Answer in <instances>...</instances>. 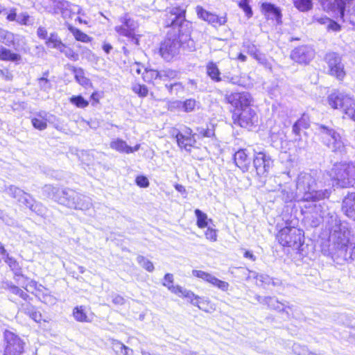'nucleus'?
I'll return each mask as SVG.
<instances>
[{
	"label": "nucleus",
	"instance_id": "obj_1",
	"mask_svg": "<svg viewBox=\"0 0 355 355\" xmlns=\"http://www.w3.org/2000/svg\"><path fill=\"white\" fill-rule=\"evenodd\" d=\"M44 191L48 193L49 197L71 209L86 211L92 207V201L89 197L72 189L59 191L51 185H46Z\"/></svg>",
	"mask_w": 355,
	"mask_h": 355
},
{
	"label": "nucleus",
	"instance_id": "obj_2",
	"mask_svg": "<svg viewBox=\"0 0 355 355\" xmlns=\"http://www.w3.org/2000/svg\"><path fill=\"white\" fill-rule=\"evenodd\" d=\"M315 174L312 172H301L297 178L296 189L302 195L304 202L323 200L329 198L331 190H315Z\"/></svg>",
	"mask_w": 355,
	"mask_h": 355
},
{
	"label": "nucleus",
	"instance_id": "obj_3",
	"mask_svg": "<svg viewBox=\"0 0 355 355\" xmlns=\"http://www.w3.org/2000/svg\"><path fill=\"white\" fill-rule=\"evenodd\" d=\"M178 35L168 33L167 37L161 43L159 53L166 60L169 61L179 53L180 47L192 51L195 48L194 41L189 34L181 33L178 30Z\"/></svg>",
	"mask_w": 355,
	"mask_h": 355
},
{
	"label": "nucleus",
	"instance_id": "obj_4",
	"mask_svg": "<svg viewBox=\"0 0 355 355\" xmlns=\"http://www.w3.org/2000/svg\"><path fill=\"white\" fill-rule=\"evenodd\" d=\"M349 232L345 227L336 226L329 236L330 253L333 257H340L343 260L354 259L353 254L348 253Z\"/></svg>",
	"mask_w": 355,
	"mask_h": 355
},
{
	"label": "nucleus",
	"instance_id": "obj_5",
	"mask_svg": "<svg viewBox=\"0 0 355 355\" xmlns=\"http://www.w3.org/2000/svg\"><path fill=\"white\" fill-rule=\"evenodd\" d=\"M331 172L337 184L340 187H349L355 182V166L352 163H336Z\"/></svg>",
	"mask_w": 355,
	"mask_h": 355
},
{
	"label": "nucleus",
	"instance_id": "obj_6",
	"mask_svg": "<svg viewBox=\"0 0 355 355\" xmlns=\"http://www.w3.org/2000/svg\"><path fill=\"white\" fill-rule=\"evenodd\" d=\"M277 239L283 246L299 249L304 243L302 230L294 227H285L277 234Z\"/></svg>",
	"mask_w": 355,
	"mask_h": 355
},
{
	"label": "nucleus",
	"instance_id": "obj_7",
	"mask_svg": "<svg viewBox=\"0 0 355 355\" xmlns=\"http://www.w3.org/2000/svg\"><path fill=\"white\" fill-rule=\"evenodd\" d=\"M3 355H22L24 352L25 343L13 332L4 331Z\"/></svg>",
	"mask_w": 355,
	"mask_h": 355
},
{
	"label": "nucleus",
	"instance_id": "obj_8",
	"mask_svg": "<svg viewBox=\"0 0 355 355\" xmlns=\"http://www.w3.org/2000/svg\"><path fill=\"white\" fill-rule=\"evenodd\" d=\"M318 131L324 144L332 151L340 150L343 147L341 137L334 129L324 125H318Z\"/></svg>",
	"mask_w": 355,
	"mask_h": 355
},
{
	"label": "nucleus",
	"instance_id": "obj_9",
	"mask_svg": "<svg viewBox=\"0 0 355 355\" xmlns=\"http://www.w3.org/2000/svg\"><path fill=\"white\" fill-rule=\"evenodd\" d=\"M328 105L334 110H341L345 114L349 106H355V100L349 95L335 91L327 97Z\"/></svg>",
	"mask_w": 355,
	"mask_h": 355
},
{
	"label": "nucleus",
	"instance_id": "obj_10",
	"mask_svg": "<svg viewBox=\"0 0 355 355\" xmlns=\"http://www.w3.org/2000/svg\"><path fill=\"white\" fill-rule=\"evenodd\" d=\"M28 292H31L43 303L47 305H53L56 303L57 299L51 294L48 288L42 284H38L35 280H31L25 287Z\"/></svg>",
	"mask_w": 355,
	"mask_h": 355
},
{
	"label": "nucleus",
	"instance_id": "obj_11",
	"mask_svg": "<svg viewBox=\"0 0 355 355\" xmlns=\"http://www.w3.org/2000/svg\"><path fill=\"white\" fill-rule=\"evenodd\" d=\"M324 60L329 73L340 80H343L345 76V71L340 56L336 53H329L325 55Z\"/></svg>",
	"mask_w": 355,
	"mask_h": 355
},
{
	"label": "nucleus",
	"instance_id": "obj_12",
	"mask_svg": "<svg viewBox=\"0 0 355 355\" xmlns=\"http://www.w3.org/2000/svg\"><path fill=\"white\" fill-rule=\"evenodd\" d=\"M187 6L184 5L178 6L174 7L167 8L166 10V26H182V23L185 21Z\"/></svg>",
	"mask_w": 355,
	"mask_h": 355
},
{
	"label": "nucleus",
	"instance_id": "obj_13",
	"mask_svg": "<svg viewBox=\"0 0 355 355\" xmlns=\"http://www.w3.org/2000/svg\"><path fill=\"white\" fill-rule=\"evenodd\" d=\"M273 161L270 156L264 152L254 153L253 166L257 175L260 177H266L272 167Z\"/></svg>",
	"mask_w": 355,
	"mask_h": 355
},
{
	"label": "nucleus",
	"instance_id": "obj_14",
	"mask_svg": "<svg viewBox=\"0 0 355 355\" xmlns=\"http://www.w3.org/2000/svg\"><path fill=\"white\" fill-rule=\"evenodd\" d=\"M232 120L234 124L243 128H249L257 122V116L250 107L241 110V112L236 110L232 114Z\"/></svg>",
	"mask_w": 355,
	"mask_h": 355
},
{
	"label": "nucleus",
	"instance_id": "obj_15",
	"mask_svg": "<svg viewBox=\"0 0 355 355\" xmlns=\"http://www.w3.org/2000/svg\"><path fill=\"white\" fill-rule=\"evenodd\" d=\"M165 286L172 293L178 295L180 297L187 298L192 304L198 306L200 309L207 311L205 307V300L198 295H195L193 292L183 288L180 286H170L164 284Z\"/></svg>",
	"mask_w": 355,
	"mask_h": 355
},
{
	"label": "nucleus",
	"instance_id": "obj_16",
	"mask_svg": "<svg viewBox=\"0 0 355 355\" xmlns=\"http://www.w3.org/2000/svg\"><path fill=\"white\" fill-rule=\"evenodd\" d=\"M225 99L236 109L243 110L250 107L252 98L248 92H235L227 94Z\"/></svg>",
	"mask_w": 355,
	"mask_h": 355
},
{
	"label": "nucleus",
	"instance_id": "obj_17",
	"mask_svg": "<svg viewBox=\"0 0 355 355\" xmlns=\"http://www.w3.org/2000/svg\"><path fill=\"white\" fill-rule=\"evenodd\" d=\"M122 24L115 27L116 32L122 36L127 37L132 39L136 44H138V39L135 38V30L137 28V24L134 20L128 18L127 15L121 19Z\"/></svg>",
	"mask_w": 355,
	"mask_h": 355
},
{
	"label": "nucleus",
	"instance_id": "obj_18",
	"mask_svg": "<svg viewBox=\"0 0 355 355\" xmlns=\"http://www.w3.org/2000/svg\"><path fill=\"white\" fill-rule=\"evenodd\" d=\"M321 200L311 201L309 206L304 205L305 208H309L310 214H313V220H312L313 226H318L324 217L327 210V205L324 202Z\"/></svg>",
	"mask_w": 355,
	"mask_h": 355
},
{
	"label": "nucleus",
	"instance_id": "obj_19",
	"mask_svg": "<svg viewBox=\"0 0 355 355\" xmlns=\"http://www.w3.org/2000/svg\"><path fill=\"white\" fill-rule=\"evenodd\" d=\"M192 274L193 276L209 283L223 291H227L229 289L230 284L227 282L218 279L211 273L202 270H193Z\"/></svg>",
	"mask_w": 355,
	"mask_h": 355
},
{
	"label": "nucleus",
	"instance_id": "obj_20",
	"mask_svg": "<svg viewBox=\"0 0 355 355\" xmlns=\"http://www.w3.org/2000/svg\"><path fill=\"white\" fill-rule=\"evenodd\" d=\"M314 54V51L312 48L307 46H302L293 51L291 58L297 62L306 64L313 58Z\"/></svg>",
	"mask_w": 355,
	"mask_h": 355
},
{
	"label": "nucleus",
	"instance_id": "obj_21",
	"mask_svg": "<svg viewBox=\"0 0 355 355\" xmlns=\"http://www.w3.org/2000/svg\"><path fill=\"white\" fill-rule=\"evenodd\" d=\"M6 192L12 198L17 199L20 203L29 209L34 202V200L29 194L15 186H10L6 188Z\"/></svg>",
	"mask_w": 355,
	"mask_h": 355
},
{
	"label": "nucleus",
	"instance_id": "obj_22",
	"mask_svg": "<svg viewBox=\"0 0 355 355\" xmlns=\"http://www.w3.org/2000/svg\"><path fill=\"white\" fill-rule=\"evenodd\" d=\"M55 116L45 111L35 113L31 119L33 126L39 130H44L47 128V123H52Z\"/></svg>",
	"mask_w": 355,
	"mask_h": 355
},
{
	"label": "nucleus",
	"instance_id": "obj_23",
	"mask_svg": "<svg viewBox=\"0 0 355 355\" xmlns=\"http://www.w3.org/2000/svg\"><path fill=\"white\" fill-rule=\"evenodd\" d=\"M192 130L188 128L184 135L181 132H178L176 135V140L178 145L180 148H184L187 151H190L191 147L196 144V139L194 138L195 135H191Z\"/></svg>",
	"mask_w": 355,
	"mask_h": 355
},
{
	"label": "nucleus",
	"instance_id": "obj_24",
	"mask_svg": "<svg viewBox=\"0 0 355 355\" xmlns=\"http://www.w3.org/2000/svg\"><path fill=\"white\" fill-rule=\"evenodd\" d=\"M250 152L248 149H240L234 154L236 165L243 172L248 171L250 164Z\"/></svg>",
	"mask_w": 355,
	"mask_h": 355
},
{
	"label": "nucleus",
	"instance_id": "obj_25",
	"mask_svg": "<svg viewBox=\"0 0 355 355\" xmlns=\"http://www.w3.org/2000/svg\"><path fill=\"white\" fill-rule=\"evenodd\" d=\"M342 209L348 218L355 220V193H349L344 198Z\"/></svg>",
	"mask_w": 355,
	"mask_h": 355
},
{
	"label": "nucleus",
	"instance_id": "obj_26",
	"mask_svg": "<svg viewBox=\"0 0 355 355\" xmlns=\"http://www.w3.org/2000/svg\"><path fill=\"white\" fill-rule=\"evenodd\" d=\"M52 6L44 5V10L51 14H58L60 12L62 15L65 14V10L69 6V2L65 0H49Z\"/></svg>",
	"mask_w": 355,
	"mask_h": 355
},
{
	"label": "nucleus",
	"instance_id": "obj_27",
	"mask_svg": "<svg viewBox=\"0 0 355 355\" xmlns=\"http://www.w3.org/2000/svg\"><path fill=\"white\" fill-rule=\"evenodd\" d=\"M20 309L36 322H40L42 320L41 313L37 311L36 309L29 303L22 304Z\"/></svg>",
	"mask_w": 355,
	"mask_h": 355
},
{
	"label": "nucleus",
	"instance_id": "obj_28",
	"mask_svg": "<svg viewBox=\"0 0 355 355\" xmlns=\"http://www.w3.org/2000/svg\"><path fill=\"white\" fill-rule=\"evenodd\" d=\"M264 300L266 301V305H267L268 308L279 312H284L286 308L291 309L293 307V306H286L284 303L279 302L275 297H267Z\"/></svg>",
	"mask_w": 355,
	"mask_h": 355
},
{
	"label": "nucleus",
	"instance_id": "obj_29",
	"mask_svg": "<svg viewBox=\"0 0 355 355\" xmlns=\"http://www.w3.org/2000/svg\"><path fill=\"white\" fill-rule=\"evenodd\" d=\"M73 316L76 321L80 322H89L92 320L83 306H76L73 310Z\"/></svg>",
	"mask_w": 355,
	"mask_h": 355
},
{
	"label": "nucleus",
	"instance_id": "obj_30",
	"mask_svg": "<svg viewBox=\"0 0 355 355\" xmlns=\"http://www.w3.org/2000/svg\"><path fill=\"white\" fill-rule=\"evenodd\" d=\"M110 146L119 153H125L126 154L131 153L130 146L127 143L121 139H116L110 142Z\"/></svg>",
	"mask_w": 355,
	"mask_h": 355
},
{
	"label": "nucleus",
	"instance_id": "obj_31",
	"mask_svg": "<svg viewBox=\"0 0 355 355\" xmlns=\"http://www.w3.org/2000/svg\"><path fill=\"white\" fill-rule=\"evenodd\" d=\"M143 80L146 83H153L157 79H160V71L152 69H144L142 73Z\"/></svg>",
	"mask_w": 355,
	"mask_h": 355
},
{
	"label": "nucleus",
	"instance_id": "obj_32",
	"mask_svg": "<svg viewBox=\"0 0 355 355\" xmlns=\"http://www.w3.org/2000/svg\"><path fill=\"white\" fill-rule=\"evenodd\" d=\"M0 59L2 60L8 61H19L21 59V56L19 54L12 53L10 50L0 46Z\"/></svg>",
	"mask_w": 355,
	"mask_h": 355
},
{
	"label": "nucleus",
	"instance_id": "obj_33",
	"mask_svg": "<svg viewBox=\"0 0 355 355\" xmlns=\"http://www.w3.org/2000/svg\"><path fill=\"white\" fill-rule=\"evenodd\" d=\"M207 75L214 81L220 82L221 78L220 77V73L217 65L213 62H209L207 65Z\"/></svg>",
	"mask_w": 355,
	"mask_h": 355
},
{
	"label": "nucleus",
	"instance_id": "obj_34",
	"mask_svg": "<svg viewBox=\"0 0 355 355\" xmlns=\"http://www.w3.org/2000/svg\"><path fill=\"white\" fill-rule=\"evenodd\" d=\"M5 288L8 290L10 293L15 295H18L25 301H28V300L29 299V295L26 293H25L18 286L11 283H6Z\"/></svg>",
	"mask_w": 355,
	"mask_h": 355
},
{
	"label": "nucleus",
	"instance_id": "obj_35",
	"mask_svg": "<svg viewBox=\"0 0 355 355\" xmlns=\"http://www.w3.org/2000/svg\"><path fill=\"white\" fill-rule=\"evenodd\" d=\"M46 44L49 48L59 50L62 46H63L64 44L62 42L57 34L51 33L48 38H46Z\"/></svg>",
	"mask_w": 355,
	"mask_h": 355
},
{
	"label": "nucleus",
	"instance_id": "obj_36",
	"mask_svg": "<svg viewBox=\"0 0 355 355\" xmlns=\"http://www.w3.org/2000/svg\"><path fill=\"white\" fill-rule=\"evenodd\" d=\"M262 10L266 14H268V15H271L277 19L281 17L280 10L272 3H263L262 4Z\"/></svg>",
	"mask_w": 355,
	"mask_h": 355
},
{
	"label": "nucleus",
	"instance_id": "obj_37",
	"mask_svg": "<svg viewBox=\"0 0 355 355\" xmlns=\"http://www.w3.org/2000/svg\"><path fill=\"white\" fill-rule=\"evenodd\" d=\"M73 73L76 81L82 86L87 87L91 84L89 79L85 76L82 69H74Z\"/></svg>",
	"mask_w": 355,
	"mask_h": 355
},
{
	"label": "nucleus",
	"instance_id": "obj_38",
	"mask_svg": "<svg viewBox=\"0 0 355 355\" xmlns=\"http://www.w3.org/2000/svg\"><path fill=\"white\" fill-rule=\"evenodd\" d=\"M253 278L255 279V284L258 286H265L270 284L271 277L267 275L253 272Z\"/></svg>",
	"mask_w": 355,
	"mask_h": 355
},
{
	"label": "nucleus",
	"instance_id": "obj_39",
	"mask_svg": "<svg viewBox=\"0 0 355 355\" xmlns=\"http://www.w3.org/2000/svg\"><path fill=\"white\" fill-rule=\"evenodd\" d=\"M6 256L5 262L9 266L10 269L16 275H20L21 268L18 262L14 258L9 257L8 254H6Z\"/></svg>",
	"mask_w": 355,
	"mask_h": 355
},
{
	"label": "nucleus",
	"instance_id": "obj_40",
	"mask_svg": "<svg viewBox=\"0 0 355 355\" xmlns=\"http://www.w3.org/2000/svg\"><path fill=\"white\" fill-rule=\"evenodd\" d=\"M295 6L302 12H306L311 9V0H294Z\"/></svg>",
	"mask_w": 355,
	"mask_h": 355
},
{
	"label": "nucleus",
	"instance_id": "obj_41",
	"mask_svg": "<svg viewBox=\"0 0 355 355\" xmlns=\"http://www.w3.org/2000/svg\"><path fill=\"white\" fill-rule=\"evenodd\" d=\"M195 214L197 218V225L199 228H205L207 226V216L200 209L195 210Z\"/></svg>",
	"mask_w": 355,
	"mask_h": 355
},
{
	"label": "nucleus",
	"instance_id": "obj_42",
	"mask_svg": "<svg viewBox=\"0 0 355 355\" xmlns=\"http://www.w3.org/2000/svg\"><path fill=\"white\" fill-rule=\"evenodd\" d=\"M0 42L7 46H10L14 42V35L10 32L1 29Z\"/></svg>",
	"mask_w": 355,
	"mask_h": 355
},
{
	"label": "nucleus",
	"instance_id": "obj_43",
	"mask_svg": "<svg viewBox=\"0 0 355 355\" xmlns=\"http://www.w3.org/2000/svg\"><path fill=\"white\" fill-rule=\"evenodd\" d=\"M69 101L78 108H85L89 105V102L80 95L71 96Z\"/></svg>",
	"mask_w": 355,
	"mask_h": 355
},
{
	"label": "nucleus",
	"instance_id": "obj_44",
	"mask_svg": "<svg viewBox=\"0 0 355 355\" xmlns=\"http://www.w3.org/2000/svg\"><path fill=\"white\" fill-rule=\"evenodd\" d=\"M178 72L171 69H165L160 71V80H167L175 79L178 77Z\"/></svg>",
	"mask_w": 355,
	"mask_h": 355
},
{
	"label": "nucleus",
	"instance_id": "obj_45",
	"mask_svg": "<svg viewBox=\"0 0 355 355\" xmlns=\"http://www.w3.org/2000/svg\"><path fill=\"white\" fill-rule=\"evenodd\" d=\"M69 30L73 33L76 40L83 42H90V37L79 29L70 27Z\"/></svg>",
	"mask_w": 355,
	"mask_h": 355
},
{
	"label": "nucleus",
	"instance_id": "obj_46",
	"mask_svg": "<svg viewBox=\"0 0 355 355\" xmlns=\"http://www.w3.org/2000/svg\"><path fill=\"white\" fill-rule=\"evenodd\" d=\"M205 21H207L209 24L214 26H221L225 24L226 18L223 17H219L216 15L211 12Z\"/></svg>",
	"mask_w": 355,
	"mask_h": 355
},
{
	"label": "nucleus",
	"instance_id": "obj_47",
	"mask_svg": "<svg viewBox=\"0 0 355 355\" xmlns=\"http://www.w3.org/2000/svg\"><path fill=\"white\" fill-rule=\"evenodd\" d=\"M284 197L283 198L286 202H291L293 200L303 201L302 199V195L297 191L296 193L293 191L288 192L286 190L282 191Z\"/></svg>",
	"mask_w": 355,
	"mask_h": 355
},
{
	"label": "nucleus",
	"instance_id": "obj_48",
	"mask_svg": "<svg viewBox=\"0 0 355 355\" xmlns=\"http://www.w3.org/2000/svg\"><path fill=\"white\" fill-rule=\"evenodd\" d=\"M132 89L140 97H146L148 94V89L144 85L135 83L132 85Z\"/></svg>",
	"mask_w": 355,
	"mask_h": 355
},
{
	"label": "nucleus",
	"instance_id": "obj_49",
	"mask_svg": "<svg viewBox=\"0 0 355 355\" xmlns=\"http://www.w3.org/2000/svg\"><path fill=\"white\" fill-rule=\"evenodd\" d=\"M137 261L139 263V264L142 266L144 268H145L148 272H152L154 270V266L153 263L147 259L146 257L143 256H138L137 258Z\"/></svg>",
	"mask_w": 355,
	"mask_h": 355
},
{
	"label": "nucleus",
	"instance_id": "obj_50",
	"mask_svg": "<svg viewBox=\"0 0 355 355\" xmlns=\"http://www.w3.org/2000/svg\"><path fill=\"white\" fill-rule=\"evenodd\" d=\"M165 87L167 88L171 94H175V95H178L179 93H181L184 91V86L180 82L169 85L166 84Z\"/></svg>",
	"mask_w": 355,
	"mask_h": 355
},
{
	"label": "nucleus",
	"instance_id": "obj_51",
	"mask_svg": "<svg viewBox=\"0 0 355 355\" xmlns=\"http://www.w3.org/2000/svg\"><path fill=\"white\" fill-rule=\"evenodd\" d=\"M59 51L63 53L67 58L72 60H77L78 59V55L76 53L73 49L63 44Z\"/></svg>",
	"mask_w": 355,
	"mask_h": 355
},
{
	"label": "nucleus",
	"instance_id": "obj_52",
	"mask_svg": "<svg viewBox=\"0 0 355 355\" xmlns=\"http://www.w3.org/2000/svg\"><path fill=\"white\" fill-rule=\"evenodd\" d=\"M196 106V101L193 98L187 99L183 101L182 111L186 112H190L194 110Z\"/></svg>",
	"mask_w": 355,
	"mask_h": 355
},
{
	"label": "nucleus",
	"instance_id": "obj_53",
	"mask_svg": "<svg viewBox=\"0 0 355 355\" xmlns=\"http://www.w3.org/2000/svg\"><path fill=\"white\" fill-rule=\"evenodd\" d=\"M30 209L40 216H43L46 214V208L41 203L36 202L35 200Z\"/></svg>",
	"mask_w": 355,
	"mask_h": 355
},
{
	"label": "nucleus",
	"instance_id": "obj_54",
	"mask_svg": "<svg viewBox=\"0 0 355 355\" xmlns=\"http://www.w3.org/2000/svg\"><path fill=\"white\" fill-rule=\"evenodd\" d=\"M243 47L247 51V53L253 58L255 57L258 53H259L257 46L250 42H244Z\"/></svg>",
	"mask_w": 355,
	"mask_h": 355
},
{
	"label": "nucleus",
	"instance_id": "obj_55",
	"mask_svg": "<svg viewBox=\"0 0 355 355\" xmlns=\"http://www.w3.org/2000/svg\"><path fill=\"white\" fill-rule=\"evenodd\" d=\"M206 239L209 240L211 242H215L217 241V230L212 228L208 227L205 232Z\"/></svg>",
	"mask_w": 355,
	"mask_h": 355
},
{
	"label": "nucleus",
	"instance_id": "obj_56",
	"mask_svg": "<svg viewBox=\"0 0 355 355\" xmlns=\"http://www.w3.org/2000/svg\"><path fill=\"white\" fill-rule=\"evenodd\" d=\"M239 6L245 12L246 15L248 17H250L252 15V11L250 6L248 4V0H241L239 3Z\"/></svg>",
	"mask_w": 355,
	"mask_h": 355
},
{
	"label": "nucleus",
	"instance_id": "obj_57",
	"mask_svg": "<svg viewBox=\"0 0 355 355\" xmlns=\"http://www.w3.org/2000/svg\"><path fill=\"white\" fill-rule=\"evenodd\" d=\"M135 182L137 186L141 188H146L149 186V180L144 175H139L135 179Z\"/></svg>",
	"mask_w": 355,
	"mask_h": 355
},
{
	"label": "nucleus",
	"instance_id": "obj_58",
	"mask_svg": "<svg viewBox=\"0 0 355 355\" xmlns=\"http://www.w3.org/2000/svg\"><path fill=\"white\" fill-rule=\"evenodd\" d=\"M196 13H197V15L198 17L204 20V21H206L207 20V18L209 17V14L211 12L207 11L206 10H205L202 6H198L196 8Z\"/></svg>",
	"mask_w": 355,
	"mask_h": 355
},
{
	"label": "nucleus",
	"instance_id": "obj_59",
	"mask_svg": "<svg viewBox=\"0 0 355 355\" xmlns=\"http://www.w3.org/2000/svg\"><path fill=\"white\" fill-rule=\"evenodd\" d=\"M260 64L264 65L266 67L271 68V64L268 62L265 55L258 53V54L254 57Z\"/></svg>",
	"mask_w": 355,
	"mask_h": 355
},
{
	"label": "nucleus",
	"instance_id": "obj_60",
	"mask_svg": "<svg viewBox=\"0 0 355 355\" xmlns=\"http://www.w3.org/2000/svg\"><path fill=\"white\" fill-rule=\"evenodd\" d=\"M30 16L27 13H21L17 15V21L23 25L29 24Z\"/></svg>",
	"mask_w": 355,
	"mask_h": 355
},
{
	"label": "nucleus",
	"instance_id": "obj_61",
	"mask_svg": "<svg viewBox=\"0 0 355 355\" xmlns=\"http://www.w3.org/2000/svg\"><path fill=\"white\" fill-rule=\"evenodd\" d=\"M296 122L302 129H306L309 127V117L304 114Z\"/></svg>",
	"mask_w": 355,
	"mask_h": 355
},
{
	"label": "nucleus",
	"instance_id": "obj_62",
	"mask_svg": "<svg viewBox=\"0 0 355 355\" xmlns=\"http://www.w3.org/2000/svg\"><path fill=\"white\" fill-rule=\"evenodd\" d=\"M38 83L40 87L44 91H47L51 88V83L46 78H41L38 79Z\"/></svg>",
	"mask_w": 355,
	"mask_h": 355
},
{
	"label": "nucleus",
	"instance_id": "obj_63",
	"mask_svg": "<svg viewBox=\"0 0 355 355\" xmlns=\"http://www.w3.org/2000/svg\"><path fill=\"white\" fill-rule=\"evenodd\" d=\"M124 346L125 345L118 340H113L112 342L113 349L116 353L123 352V348H124Z\"/></svg>",
	"mask_w": 355,
	"mask_h": 355
},
{
	"label": "nucleus",
	"instance_id": "obj_64",
	"mask_svg": "<svg viewBox=\"0 0 355 355\" xmlns=\"http://www.w3.org/2000/svg\"><path fill=\"white\" fill-rule=\"evenodd\" d=\"M344 114L352 121H355V106H349Z\"/></svg>",
	"mask_w": 355,
	"mask_h": 355
}]
</instances>
